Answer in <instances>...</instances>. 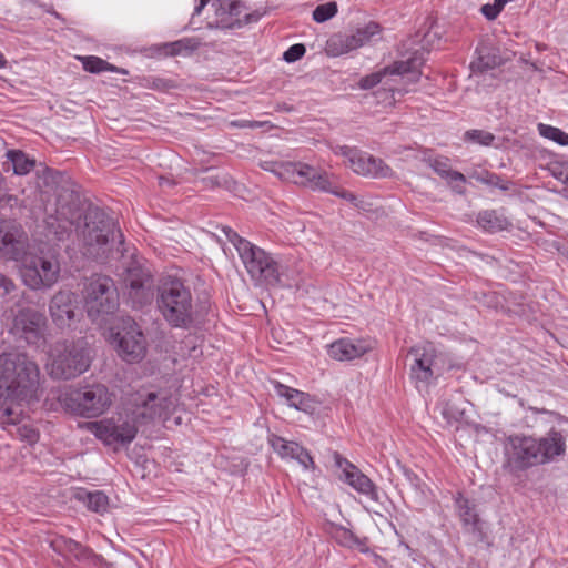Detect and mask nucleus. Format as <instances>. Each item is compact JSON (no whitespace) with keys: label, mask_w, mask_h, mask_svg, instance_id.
Returning <instances> with one entry per match:
<instances>
[{"label":"nucleus","mask_w":568,"mask_h":568,"mask_svg":"<svg viewBox=\"0 0 568 568\" xmlns=\"http://www.w3.org/2000/svg\"><path fill=\"white\" fill-rule=\"evenodd\" d=\"M455 505L464 529L471 534L481 535L480 519L476 511V505L464 497L462 493L455 496Z\"/></svg>","instance_id":"28"},{"label":"nucleus","mask_w":568,"mask_h":568,"mask_svg":"<svg viewBox=\"0 0 568 568\" xmlns=\"http://www.w3.org/2000/svg\"><path fill=\"white\" fill-rule=\"evenodd\" d=\"M156 305L172 327L187 329L195 323L193 296L190 287L181 278L168 276L161 281Z\"/></svg>","instance_id":"4"},{"label":"nucleus","mask_w":568,"mask_h":568,"mask_svg":"<svg viewBox=\"0 0 568 568\" xmlns=\"http://www.w3.org/2000/svg\"><path fill=\"white\" fill-rule=\"evenodd\" d=\"M408 357L412 358L409 364L410 378L415 383L429 384L435 376V359L437 358V349L430 342H425L409 348Z\"/></svg>","instance_id":"18"},{"label":"nucleus","mask_w":568,"mask_h":568,"mask_svg":"<svg viewBox=\"0 0 568 568\" xmlns=\"http://www.w3.org/2000/svg\"><path fill=\"white\" fill-rule=\"evenodd\" d=\"M464 140L484 146H489L495 141V135L484 130H468L464 134Z\"/></svg>","instance_id":"40"},{"label":"nucleus","mask_w":568,"mask_h":568,"mask_svg":"<svg viewBox=\"0 0 568 568\" xmlns=\"http://www.w3.org/2000/svg\"><path fill=\"white\" fill-rule=\"evenodd\" d=\"M261 17H262V14L260 12L247 13L244 16V19L242 20V24L256 22V21H258V19Z\"/></svg>","instance_id":"50"},{"label":"nucleus","mask_w":568,"mask_h":568,"mask_svg":"<svg viewBox=\"0 0 568 568\" xmlns=\"http://www.w3.org/2000/svg\"><path fill=\"white\" fill-rule=\"evenodd\" d=\"M174 407L171 397L155 392L139 389L128 396L124 410L139 426L165 418Z\"/></svg>","instance_id":"10"},{"label":"nucleus","mask_w":568,"mask_h":568,"mask_svg":"<svg viewBox=\"0 0 568 568\" xmlns=\"http://www.w3.org/2000/svg\"><path fill=\"white\" fill-rule=\"evenodd\" d=\"M212 6L215 9L216 19L209 22L210 28L232 29L242 26L240 18L242 6L233 0H214Z\"/></svg>","instance_id":"25"},{"label":"nucleus","mask_w":568,"mask_h":568,"mask_svg":"<svg viewBox=\"0 0 568 568\" xmlns=\"http://www.w3.org/2000/svg\"><path fill=\"white\" fill-rule=\"evenodd\" d=\"M75 294L69 291H59L50 302V314L58 326H68L74 318Z\"/></svg>","instance_id":"24"},{"label":"nucleus","mask_w":568,"mask_h":568,"mask_svg":"<svg viewBox=\"0 0 568 568\" xmlns=\"http://www.w3.org/2000/svg\"><path fill=\"white\" fill-rule=\"evenodd\" d=\"M14 283L0 274V295L1 296H4V295H8L9 293H11L13 290H14Z\"/></svg>","instance_id":"46"},{"label":"nucleus","mask_w":568,"mask_h":568,"mask_svg":"<svg viewBox=\"0 0 568 568\" xmlns=\"http://www.w3.org/2000/svg\"><path fill=\"white\" fill-rule=\"evenodd\" d=\"M22 261L21 276L24 284L30 288L51 287L58 281L60 265L57 260L26 256Z\"/></svg>","instance_id":"13"},{"label":"nucleus","mask_w":568,"mask_h":568,"mask_svg":"<svg viewBox=\"0 0 568 568\" xmlns=\"http://www.w3.org/2000/svg\"><path fill=\"white\" fill-rule=\"evenodd\" d=\"M500 60L496 57L486 60V57H479L478 59V68L481 70L493 69L495 65L499 64Z\"/></svg>","instance_id":"48"},{"label":"nucleus","mask_w":568,"mask_h":568,"mask_svg":"<svg viewBox=\"0 0 568 568\" xmlns=\"http://www.w3.org/2000/svg\"><path fill=\"white\" fill-rule=\"evenodd\" d=\"M423 65L424 58L416 52L405 61H395L390 65L363 77L358 87L362 90H369L379 84L385 77L394 74L407 75L410 82H417L422 75Z\"/></svg>","instance_id":"16"},{"label":"nucleus","mask_w":568,"mask_h":568,"mask_svg":"<svg viewBox=\"0 0 568 568\" xmlns=\"http://www.w3.org/2000/svg\"><path fill=\"white\" fill-rule=\"evenodd\" d=\"M336 154L347 160V165L356 174L371 178H389L393 170L382 160L347 145L337 146Z\"/></svg>","instance_id":"15"},{"label":"nucleus","mask_w":568,"mask_h":568,"mask_svg":"<svg viewBox=\"0 0 568 568\" xmlns=\"http://www.w3.org/2000/svg\"><path fill=\"white\" fill-rule=\"evenodd\" d=\"M210 0H200V3L194 9V14H201L204 7L209 3Z\"/></svg>","instance_id":"52"},{"label":"nucleus","mask_w":568,"mask_h":568,"mask_svg":"<svg viewBox=\"0 0 568 568\" xmlns=\"http://www.w3.org/2000/svg\"><path fill=\"white\" fill-rule=\"evenodd\" d=\"M335 466L341 469V479L349 485L357 493L377 500L378 493L376 485L353 463L344 458L339 453L334 452Z\"/></svg>","instance_id":"20"},{"label":"nucleus","mask_w":568,"mask_h":568,"mask_svg":"<svg viewBox=\"0 0 568 568\" xmlns=\"http://www.w3.org/2000/svg\"><path fill=\"white\" fill-rule=\"evenodd\" d=\"M222 231L227 240L235 246L251 278L260 285L278 286L282 283L283 270L274 257L263 248L241 237L230 226Z\"/></svg>","instance_id":"5"},{"label":"nucleus","mask_w":568,"mask_h":568,"mask_svg":"<svg viewBox=\"0 0 568 568\" xmlns=\"http://www.w3.org/2000/svg\"><path fill=\"white\" fill-rule=\"evenodd\" d=\"M81 252L98 262H105L115 244L122 245L124 237L114 220L99 209L89 210L79 231Z\"/></svg>","instance_id":"2"},{"label":"nucleus","mask_w":568,"mask_h":568,"mask_svg":"<svg viewBox=\"0 0 568 568\" xmlns=\"http://www.w3.org/2000/svg\"><path fill=\"white\" fill-rule=\"evenodd\" d=\"M47 331L45 315L32 307L20 308L13 316L10 333L29 345L44 342Z\"/></svg>","instance_id":"12"},{"label":"nucleus","mask_w":568,"mask_h":568,"mask_svg":"<svg viewBox=\"0 0 568 568\" xmlns=\"http://www.w3.org/2000/svg\"><path fill=\"white\" fill-rule=\"evenodd\" d=\"M477 223L485 231L495 233L507 230L511 224L509 220L496 210H486L478 214Z\"/></svg>","instance_id":"30"},{"label":"nucleus","mask_w":568,"mask_h":568,"mask_svg":"<svg viewBox=\"0 0 568 568\" xmlns=\"http://www.w3.org/2000/svg\"><path fill=\"white\" fill-rule=\"evenodd\" d=\"M89 429L97 438L105 445L121 444L126 445L134 440L139 425L130 416L128 412L118 414L111 418H104L99 422L89 423Z\"/></svg>","instance_id":"11"},{"label":"nucleus","mask_w":568,"mask_h":568,"mask_svg":"<svg viewBox=\"0 0 568 568\" xmlns=\"http://www.w3.org/2000/svg\"><path fill=\"white\" fill-rule=\"evenodd\" d=\"M49 375L55 379H72L87 372L91 364L90 349L85 342H57L49 354Z\"/></svg>","instance_id":"6"},{"label":"nucleus","mask_w":568,"mask_h":568,"mask_svg":"<svg viewBox=\"0 0 568 568\" xmlns=\"http://www.w3.org/2000/svg\"><path fill=\"white\" fill-rule=\"evenodd\" d=\"M567 257H568V250H567Z\"/></svg>","instance_id":"58"},{"label":"nucleus","mask_w":568,"mask_h":568,"mask_svg":"<svg viewBox=\"0 0 568 568\" xmlns=\"http://www.w3.org/2000/svg\"><path fill=\"white\" fill-rule=\"evenodd\" d=\"M334 538L336 541L348 548H357L359 550H364L366 548V538L361 539L355 536L351 530L339 527L334 531Z\"/></svg>","instance_id":"34"},{"label":"nucleus","mask_w":568,"mask_h":568,"mask_svg":"<svg viewBox=\"0 0 568 568\" xmlns=\"http://www.w3.org/2000/svg\"><path fill=\"white\" fill-rule=\"evenodd\" d=\"M62 407L80 417L94 418L104 414L113 402V394L103 384L68 388L59 396Z\"/></svg>","instance_id":"7"},{"label":"nucleus","mask_w":568,"mask_h":568,"mask_svg":"<svg viewBox=\"0 0 568 568\" xmlns=\"http://www.w3.org/2000/svg\"><path fill=\"white\" fill-rule=\"evenodd\" d=\"M87 506L90 510L103 514L109 508V497L102 491L88 493L85 498Z\"/></svg>","instance_id":"37"},{"label":"nucleus","mask_w":568,"mask_h":568,"mask_svg":"<svg viewBox=\"0 0 568 568\" xmlns=\"http://www.w3.org/2000/svg\"><path fill=\"white\" fill-rule=\"evenodd\" d=\"M39 381V366L26 353L0 355V389H4L8 397L20 400L31 398Z\"/></svg>","instance_id":"3"},{"label":"nucleus","mask_w":568,"mask_h":568,"mask_svg":"<svg viewBox=\"0 0 568 568\" xmlns=\"http://www.w3.org/2000/svg\"><path fill=\"white\" fill-rule=\"evenodd\" d=\"M371 351V346L364 341H351L341 338L328 346V355L336 361H352L362 357Z\"/></svg>","instance_id":"26"},{"label":"nucleus","mask_w":568,"mask_h":568,"mask_svg":"<svg viewBox=\"0 0 568 568\" xmlns=\"http://www.w3.org/2000/svg\"><path fill=\"white\" fill-rule=\"evenodd\" d=\"M7 158L11 163L13 173L17 175L28 174L36 165V161L20 150H9Z\"/></svg>","instance_id":"31"},{"label":"nucleus","mask_w":568,"mask_h":568,"mask_svg":"<svg viewBox=\"0 0 568 568\" xmlns=\"http://www.w3.org/2000/svg\"><path fill=\"white\" fill-rule=\"evenodd\" d=\"M159 184H160V186H173L174 182L171 181L169 178L160 176Z\"/></svg>","instance_id":"51"},{"label":"nucleus","mask_w":568,"mask_h":568,"mask_svg":"<svg viewBox=\"0 0 568 568\" xmlns=\"http://www.w3.org/2000/svg\"><path fill=\"white\" fill-rule=\"evenodd\" d=\"M81 61L83 64V69L91 73H100L103 71L120 72L122 74L128 73L125 70H120L119 68L110 64L109 62H106L105 60H103L99 57H94V55L84 57V58H81Z\"/></svg>","instance_id":"33"},{"label":"nucleus","mask_w":568,"mask_h":568,"mask_svg":"<svg viewBox=\"0 0 568 568\" xmlns=\"http://www.w3.org/2000/svg\"><path fill=\"white\" fill-rule=\"evenodd\" d=\"M4 414L9 416V415H11V414H12V412H11V409H10V408H7V409L4 410Z\"/></svg>","instance_id":"57"},{"label":"nucleus","mask_w":568,"mask_h":568,"mask_svg":"<svg viewBox=\"0 0 568 568\" xmlns=\"http://www.w3.org/2000/svg\"><path fill=\"white\" fill-rule=\"evenodd\" d=\"M305 47L301 43H297L290 47L288 50L284 52L283 58L286 62H295L300 60L305 54Z\"/></svg>","instance_id":"44"},{"label":"nucleus","mask_w":568,"mask_h":568,"mask_svg":"<svg viewBox=\"0 0 568 568\" xmlns=\"http://www.w3.org/2000/svg\"><path fill=\"white\" fill-rule=\"evenodd\" d=\"M484 303L488 307L497 308L499 304V296L495 292L484 293L483 294Z\"/></svg>","instance_id":"49"},{"label":"nucleus","mask_w":568,"mask_h":568,"mask_svg":"<svg viewBox=\"0 0 568 568\" xmlns=\"http://www.w3.org/2000/svg\"><path fill=\"white\" fill-rule=\"evenodd\" d=\"M27 439L30 442V443H33L37 440L38 438V435L34 430H29V434L26 435Z\"/></svg>","instance_id":"53"},{"label":"nucleus","mask_w":568,"mask_h":568,"mask_svg":"<svg viewBox=\"0 0 568 568\" xmlns=\"http://www.w3.org/2000/svg\"><path fill=\"white\" fill-rule=\"evenodd\" d=\"M82 294L84 308L93 321L113 314L119 307L118 288L108 275L92 274L87 278Z\"/></svg>","instance_id":"8"},{"label":"nucleus","mask_w":568,"mask_h":568,"mask_svg":"<svg viewBox=\"0 0 568 568\" xmlns=\"http://www.w3.org/2000/svg\"><path fill=\"white\" fill-rule=\"evenodd\" d=\"M381 32L378 23L371 21L352 34H333L326 42V51L332 57H338L356 50L367 43L372 37Z\"/></svg>","instance_id":"19"},{"label":"nucleus","mask_w":568,"mask_h":568,"mask_svg":"<svg viewBox=\"0 0 568 568\" xmlns=\"http://www.w3.org/2000/svg\"><path fill=\"white\" fill-rule=\"evenodd\" d=\"M209 181L211 182L212 185H220V181L217 180V178H209Z\"/></svg>","instance_id":"55"},{"label":"nucleus","mask_w":568,"mask_h":568,"mask_svg":"<svg viewBox=\"0 0 568 568\" xmlns=\"http://www.w3.org/2000/svg\"><path fill=\"white\" fill-rule=\"evenodd\" d=\"M510 0H494L493 3H486L480 8V12L487 20H495Z\"/></svg>","instance_id":"43"},{"label":"nucleus","mask_w":568,"mask_h":568,"mask_svg":"<svg viewBox=\"0 0 568 568\" xmlns=\"http://www.w3.org/2000/svg\"><path fill=\"white\" fill-rule=\"evenodd\" d=\"M29 240L23 227L14 221L0 223V256L22 261L27 256Z\"/></svg>","instance_id":"17"},{"label":"nucleus","mask_w":568,"mask_h":568,"mask_svg":"<svg viewBox=\"0 0 568 568\" xmlns=\"http://www.w3.org/2000/svg\"><path fill=\"white\" fill-rule=\"evenodd\" d=\"M427 163L442 179L448 182L455 193L459 195L466 193V176L458 171L452 170L447 158L429 159Z\"/></svg>","instance_id":"27"},{"label":"nucleus","mask_w":568,"mask_h":568,"mask_svg":"<svg viewBox=\"0 0 568 568\" xmlns=\"http://www.w3.org/2000/svg\"><path fill=\"white\" fill-rule=\"evenodd\" d=\"M274 388L278 396L287 400L290 406L303 412H307L312 408V399L308 394L288 387L280 382L274 383Z\"/></svg>","instance_id":"29"},{"label":"nucleus","mask_w":568,"mask_h":568,"mask_svg":"<svg viewBox=\"0 0 568 568\" xmlns=\"http://www.w3.org/2000/svg\"><path fill=\"white\" fill-rule=\"evenodd\" d=\"M4 187V178L2 175V173L0 172V192L3 190Z\"/></svg>","instance_id":"56"},{"label":"nucleus","mask_w":568,"mask_h":568,"mask_svg":"<svg viewBox=\"0 0 568 568\" xmlns=\"http://www.w3.org/2000/svg\"><path fill=\"white\" fill-rule=\"evenodd\" d=\"M470 178L475 179L477 182H480L486 185H490L494 187H498L503 191H508L510 187V183L506 180H503L499 175L491 173L486 170L474 171L470 173Z\"/></svg>","instance_id":"35"},{"label":"nucleus","mask_w":568,"mask_h":568,"mask_svg":"<svg viewBox=\"0 0 568 568\" xmlns=\"http://www.w3.org/2000/svg\"><path fill=\"white\" fill-rule=\"evenodd\" d=\"M537 129L542 138L551 140L562 146L568 145V133L564 132L559 128L539 123Z\"/></svg>","instance_id":"36"},{"label":"nucleus","mask_w":568,"mask_h":568,"mask_svg":"<svg viewBox=\"0 0 568 568\" xmlns=\"http://www.w3.org/2000/svg\"><path fill=\"white\" fill-rule=\"evenodd\" d=\"M19 204V199L16 195L4 194L0 196V209L14 207Z\"/></svg>","instance_id":"47"},{"label":"nucleus","mask_w":568,"mask_h":568,"mask_svg":"<svg viewBox=\"0 0 568 568\" xmlns=\"http://www.w3.org/2000/svg\"><path fill=\"white\" fill-rule=\"evenodd\" d=\"M337 13V3L335 1L320 4L313 11V19L316 22H325Z\"/></svg>","instance_id":"41"},{"label":"nucleus","mask_w":568,"mask_h":568,"mask_svg":"<svg viewBox=\"0 0 568 568\" xmlns=\"http://www.w3.org/2000/svg\"><path fill=\"white\" fill-rule=\"evenodd\" d=\"M264 123L265 122H260V121L235 120V121H231L230 125L234 126V128H240V129H243V128L255 129V128H261Z\"/></svg>","instance_id":"45"},{"label":"nucleus","mask_w":568,"mask_h":568,"mask_svg":"<svg viewBox=\"0 0 568 568\" xmlns=\"http://www.w3.org/2000/svg\"><path fill=\"white\" fill-rule=\"evenodd\" d=\"M566 448V436L555 428L539 438L513 435L505 444L506 466L513 473L525 471L564 457Z\"/></svg>","instance_id":"1"},{"label":"nucleus","mask_w":568,"mask_h":568,"mask_svg":"<svg viewBox=\"0 0 568 568\" xmlns=\"http://www.w3.org/2000/svg\"><path fill=\"white\" fill-rule=\"evenodd\" d=\"M273 450L284 459L296 460L304 469H315V463L310 453L298 443L286 440L281 436L271 434L267 438Z\"/></svg>","instance_id":"22"},{"label":"nucleus","mask_w":568,"mask_h":568,"mask_svg":"<svg viewBox=\"0 0 568 568\" xmlns=\"http://www.w3.org/2000/svg\"><path fill=\"white\" fill-rule=\"evenodd\" d=\"M290 162L291 161H262L260 162V168L264 171L273 173L280 180L285 182L288 171L287 165H290Z\"/></svg>","instance_id":"39"},{"label":"nucleus","mask_w":568,"mask_h":568,"mask_svg":"<svg viewBox=\"0 0 568 568\" xmlns=\"http://www.w3.org/2000/svg\"><path fill=\"white\" fill-rule=\"evenodd\" d=\"M142 84L145 88L158 90V91H169L171 89H175L178 85L173 80L164 79L161 77L149 75L142 79Z\"/></svg>","instance_id":"38"},{"label":"nucleus","mask_w":568,"mask_h":568,"mask_svg":"<svg viewBox=\"0 0 568 568\" xmlns=\"http://www.w3.org/2000/svg\"><path fill=\"white\" fill-rule=\"evenodd\" d=\"M287 168L285 182H291L312 191L331 193L357 205L356 195L336 185L325 170L301 161H291Z\"/></svg>","instance_id":"9"},{"label":"nucleus","mask_w":568,"mask_h":568,"mask_svg":"<svg viewBox=\"0 0 568 568\" xmlns=\"http://www.w3.org/2000/svg\"><path fill=\"white\" fill-rule=\"evenodd\" d=\"M129 297L135 306H142L151 298V276L141 268H130L124 280Z\"/></svg>","instance_id":"23"},{"label":"nucleus","mask_w":568,"mask_h":568,"mask_svg":"<svg viewBox=\"0 0 568 568\" xmlns=\"http://www.w3.org/2000/svg\"><path fill=\"white\" fill-rule=\"evenodd\" d=\"M161 49L165 55L174 57L185 50H193V47L190 45L189 39H181L174 42L164 43Z\"/></svg>","instance_id":"42"},{"label":"nucleus","mask_w":568,"mask_h":568,"mask_svg":"<svg viewBox=\"0 0 568 568\" xmlns=\"http://www.w3.org/2000/svg\"><path fill=\"white\" fill-rule=\"evenodd\" d=\"M7 60L4 58V55L2 53H0V69L2 68H6L7 67Z\"/></svg>","instance_id":"54"},{"label":"nucleus","mask_w":568,"mask_h":568,"mask_svg":"<svg viewBox=\"0 0 568 568\" xmlns=\"http://www.w3.org/2000/svg\"><path fill=\"white\" fill-rule=\"evenodd\" d=\"M119 355L128 363H138L146 354V338L138 323L128 317L122 321L121 329L115 334Z\"/></svg>","instance_id":"14"},{"label":"nucleus","mask_w":568,"mask_h":568,"mask_svg":"<svg viewBox=\"0 0 568 568\" xmlns=\"http://www.w3.org/2000/svg\"><path fill=\"white\" fill-rule=\"evenodd\" d=\"M48 234H52L58 241L65 239L72 227V222L59 216H48L45 220Z\"/></svg>","instance_id":"32"},{"label":"nucleus","mask_w":568,"mask_h":568,"mask_svg":"<svg viewBox=\"0 0 568 568\" xmlns=\"http://www.w3.org/2000/svg\"><path fill=\"white\" fill-rule=\"evenodd\" d=\"M50 546L53 551L65 558H74L78 561L88 562L93 566H102L106 564L102 556L94 554L90 548L64 536H55L52 538Z\"/></svg>","instance_id":"21"}]
</instances>
